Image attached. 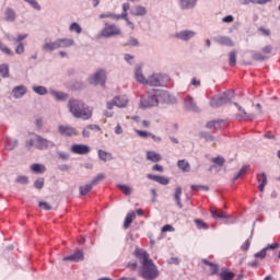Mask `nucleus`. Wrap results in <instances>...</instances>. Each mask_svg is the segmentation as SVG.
I'll return each mask as SVG.
<instances>
[{
    "mask_svg": "<svg viewBox=\"0 0 280 280\" xmlns=\"http://www.w3.org/2000/svg\"><path fill=\"white\" fill-rule=\"evenodd\" d=\"M212 163H214L215 165H219V167H222L225 163V160L222 156H217L212 159Z\"/></svg>",
    "mask_w": 280,
    "mask_h": 280,
    "instance_id": "nucleus-55",
    "label": "nucleus"
},
{
    "mask_svg": "<svg viewBox=\"0 0 280 280\" xmlns=\"http://www.w3.org/2000/svg\"><path fill=\"white\" fill-rule=\"evenodd\" d=\"M215 42L219 43V45H225L226 47H233V40L226 36L217 37Z\"/></svg>",
    "mask_w": 280,
    "mask_h": 280,
    "instance_id": "nucleus-30",
    "label": "nucleus"
},
{
    "mask_svg": "<svg viewBox=\"0 0 280 280\" xmlns=\"http://www.w3.org/2000/svg\"><path fill=\"white\" fill-rule=\"evenodd\" d=\"M124 58L126 62H128V65H135V56L130 54H126Z\"/></svg>",
    "mask_w": 280,
    "mask_h": 280,
    "instance_id": "nucleus-63",
    "label": "nucleus"
},
{
    "mask_svg": "<svg viewBox=\"0 0 280 280\" xmlns=\"http://www.w3.org/2000/svg\"><path fill=\"white\" fill-rule=\"evenodd\" d=\"M258 183L259 184V191H264L266 189V185H268V176H266V173H261L257 175Z\"/></svg>",
    "mask_w": 280,
    "mask_h": 280,
    "instance_id": "nucleus-27",
    "label": "nucleus"
},
{
    "mask_svg": "<svg viewBox=\"0 0 280 280\" xmlns=\"http://www.w3.org/2000/svg\"><path fill=\"white\" fill-rule=\"evenodd\" d=\"M34 187L35 189H43V187H45V178L43 177L37 178L34 183Z\"/></svg>",
    "mask_w": 280,
    "mask_h": 280,
    "instance_id": "nucleus-50",
    "label": "nucleus"
},
{
    "mask_svg": "<svg viewBox=\"0 0 280 280\" xmlns=\"http://www.w3.org/2000/svg\"><path fill=\"white\" fill-rule=\"evenodd\" d=\"M177 167H179L182 172H189V170H191V166L189 165V162H187V160H179L177 162Z\"/></svg>",
    "mask_w": 280,
    "mask_h": 280,
    "instance_id": "nucleus-35",
    "label": "nucleus"
},
{
    "mask_svg": "<svg viewBox=\"0 0 280 280\" xmlns=\"http://www.w3.org/2000/svg\"><path fill=\"white\" fill-rule=\"evenodd\" d=\"M202 264L210 267V275H218L220 270V266H218V264L211 262L207 259H202Z\"/></svg>",
    "mask_w": 280,
    "mask_h": 280,
    "instance_id": "nucleus-28",
    "label": "nucleus"
},
{
    "mask_svg": "<svg viewBox=\"0 0 280 280\" xmlns=\"http://www.w3.org/2000/svg\"><path fill=\"white\" fill-rule=\"evenodd\" d=\"M128 96L122 95V96H115L112 101L106 103V108L107 110H113L115 106L117 108H126L128 106Z\"/></svg>",
    "mask_w": 280,
    "mask_h": 280,
    "instance_id": "nucleus-6",
    "label": "nucleus"
},
{
    "mask_svg": "<svg viewBox=\"0 0 280 280\" xmlns=\"http://www.w3.org/2000/svg\"><path fill=\"white\" fill-rule=\"evenodd\" d=\"M18 145H19V140L7 138V140H5V148H7V150L12 151Z\"/></svg>",
    "mask_w": 280,
    "mask_h": 280,
    "instance_id": "nucleus-34",
    "label": "nucleus"
},
{
    "mask_svg": "<svg viewBox=\"0 0 280 280\" xmlns=\"http://www.w3.org/2000/svg\"><path fill=\"white\" fill-rule=\"evenodd\" d=\"M14 100H21L24 95H27V88L25 85L14 86L11 91Z\"/></svg>",
    "mask_w": 280,
    "mask_h": 280,
    "instance_id": "nucleus-15",
    "label": "nucleus"
},
{
    "mask_svg": "<svg viewBox=\"0 0 280 280\" xmlns=\"http://www.w3.org/2000/svg\"><path fill=\"white\" fill-rule=\"evenodd\" d=\"M128 10H130V3H122V13L119 14L120 19H126L128 16Z\"/></svg>",
    "mask_w": 280,
    "mask_h": 280,
    "instance_id": "nucleus-47",
    "label": "nucleus"
},
{
    "mask_svg": "<svg viewBox=\"0 0 280 280\" xmlns=\"http://www.w3.org/2000/svg\"><path fill=\"white\" fill-rule=\"evenodd\" d=\"M229 65L230 67L237 65V52L235 50H232L229 55Z\"/></svg>",
    "mask_w": 280,
    "mask_h": 280,
    "instance_id": "nucleus-42",
    "label": "nucleus"
},
{
    "mask_svg": "<svg viewBox=\"0 0 280 280\" xmlns=\"http://www.w3.org/2000/svg\"><path fill=\"white\" fill-rule=\"evenodd\" d=\"M15 54L21 56L22 54H25V46L23 43H19L18 46L15 47Z\"/></svg>",
    "mask_w": 280,
    "mask_h": 280,
    "instance_id": "nucleus-57",
    "label": "nucleus"
},
{
    "mask_svg": "<svg viewBox=\"0 0 280 280\" xmlns=\"http://www.w3.org/2000/svg\"><path fill=\"white\" fill-rule=\"evenodd\" d=\"M246 172H248V166L247 165L242 166V168L238 171L237 175H234L233 180H237L240 178V176H244V174H246Z\"/></svg>",
    "mask_w": 280,
    "mask_h": 280,
    "instance_id": "nucleus-53",
    "label": "nucleus"
},
{
    "mask_svg": "<svg viewBox=\"0 0 280 280\" xmlns=\"http://www.w3.org/2000/svg\"><path fill=\"white\" fill-rule=\"evenodd\" d=\"M155 96L158 100V104H172V96L170 95V92L165 90L155 89Z\"/></svg>",
    "mask_w": 280,
    "mask_h": 280,
    "instance_id": "nucleus-10",
    "label": "nucleus"
},
{
    "mask_svg": "<svg viewBox=\"0 0 280 280\" xmlns=\"http://www.w3.org/2000/svg\"><path fill=\"white\" fill-rule=\"evenodd\" d=\"M161 232L162 233H174V226H172L171 224H166V225L162 226Z\"/></svg>",
    "mask_w": 280,
    "mask_h": 280,
    "instance_id": "nucleus-62",
    "label": "nucleus"
},
{
    "mask_svg": "<svg viewBox=\"0 0 280 280\" xmlns=\"http://www.w3.org/2000/svg\"><path fill=\"white\" fill-rule=\"evenodd\" d=\"M32 172H34V174H45V172H47V167H45V165L43 164H38L35 163L31 166Z\"/></svg>",
    "mask_w": 280,
    "mask_h": 280,
    "instance_id": "nucleus-33",
    "label": "nucleus"
},
{
    "mask_svg": "<svg viewBox=\"0 0 280 280\" xmlns=\"http://www.w3.org/2000/svg\"><path fill=\"white\" fill-rule=\"evenodd\" d=\"M198 3V0H179L180 10H194Z\"/></svg>",
    "mask_w": 280,
    "mask_h": 280,
    "instance_id": "nucleus-20",
    "label": "nucleus"
},
{
    "mask_svg": "<svg viewBox=\"0 0 280 280\" xmlns=\"http://www.w3.org/2000/svg\"><path fill=\"white\" fill-rule=\"evenodd\" d=\"M199 137H200L201 139H205V141H215V138H214L211 133H209V132H207V131H201V132L199 133Z\"/></svg>",
    "mask_w": 280,
    "mask_h": 280,
    "instance_id": "nucleus-44",
    "label": "nucleus"
},
{
    "mask_svg": "<svg viewBox=\"0 0 280 280\" xmlns=\"http://www.w3.org/2000/svg\"><path fill=\"white\" fill-rule=\"evenodd\" d=\"M0 75L1 78H10V66L8 63L0 65Z\"/></svg>",
    "mask_w": 280,
    "mask_h": 280,
    "instance_id": "nucleus-36",
    "label": "nucleus"
},
{
    "mask_svg": "<svg viewBox=\"0 0 280 280\" xmlns=\"http://www.w3.org/2000/svg\"><path fill=\"white\" fill-rule=\"evenodd\" d=\"M144 84L149 86H163V77L159 73L151 74Z\"/></svg>",
    "mask_w": 280,
    "mask_h": 280,
    "instance_id": "nucleus-12",
    "label": "nucleus"
},
{
    "mask_svg": "<svg viewBox=\"0 0 280 280\" xmlns=\"http://www.w3.org/2000/svg\"><path fill=\"white\" fill-rule=\"evenodd\" d=\"M57 130L61 137H78V130L69 125H60Z\"/></svg>",
    "mask_w": 280,
    "mask_h": 280,
    "instance_id": "nucleus-9",
    "label": "nucleus"
},
{
    "mask_svg": "<svg viewBox=\"0 0 280 280\" xmlns=\"http://www.w3.org/2000/svg\"><path fill=\"white\" fill-rule=\"evenodd\" d=\"M63 261H84V252L82 250H77L73 254L63 257Z\"/></svg>",
    "mask_w": 280,
    "mask_h": 280,
    "instance_id": "nucleus-18",
    "label": "nucleus"
},
{
    "mask_svg": "<svg viewBox=\"0 0 280 280\" xmlns=\"http://www.w3.org/2000/svg\"><path fill=\"white\" fill-rule=\"evenodd\" d=\"M136 132L141 137V139H148V137H152V132L150 131L136 129Z\"/></svg>",
    "mask_w": 280,
    "mask_h": 280,
    "instance_id": "nucleus-56",
    "label": "nucleus"
},
{
    "mask_svg": "<svg viewBox=\"0 0 280 280\" xmlns=\"http://www.w3.org/2000/svg\"><path fill=\"white\" fill-rule=\"evenodd\" d=\"M71 152L73 154H89V152H91V147H89L88 144H73L71 147Z\"/></svg>",
    "mask_w": 280,
    "mask_h": 280,
    "instance_id": "nucleus-16",
    "label": "nucleus"
},
{
    "mask_svg": "<svg viewBox=\"0 0 280 280\" xmlns=\"http://www.w3.org/2000/svg\"><path fill=\"white\" fill-rule=\"evenodd\" d=\"M190 189H192V191H200V189H202L203 191H209V186H205V185H191Z\"/></svg>",
    "mask_w": 280,
    "mask_h": 280,
    "instance_id": "nucleus-54",
    "label": "nucleus"
},
{
    "mask_svg": "<svg viewBox=\"0 0 280 280\" xmlns=\"http://www.w3.org/2000/svg\"><path fill=\"white\" fill-rule=\"evenodd\" d=\"M242 114L236 115L237 119H247L249 121H253V119H255V115L254 114H246V109L243 108V110L241 112Z\"/></svg>",
    "mask_w": 280,
    "mask_h": 280,
    "instance_id": "nucleus-39",
    "label": "nucleus"
},
{
    "mask_svg": "<svg viewBox=\"0 0 280 280\" xmlns=\"http://www.w3.org/2000/svg\"><path fill=\"white\" fill-rule=\"evenodd\" d=\"M57 154L61 161H69V159L71 156V155H69V153L63 152V151H58Z\"/></svg>",
    "mask_w": 280,
    "mask_h": 280,
    "instance_id": "nucleus-58",
    "label": "nucleus"
},
{
    "mask_svg": "<svg viewBox=\"0 0 280 280\" xmlns=\"http://www.w3.org/2000/svg\"><path fill=\"white\" fill-rule=\"evenodd\" d=\"M4 21H7L8 23H14L16 21V11L8 7L4 10Z\"/></svg>",
    "mask_w": 280,
    "mask_h": 280,
    "instance_id": "nucleus-21",
    "label": "nucleus"
},
{
    "mask_svg": "<svg viewBox=\"0 0 280 280\" xmlns=\"http://www.w3.org/2000/svg\"><path fill=\"white\" fill-rule=\"evenodd\" d=\"M100 161H103V163H106L107 161H113V153L100 149L97 151Z\"/></svg>",
    "mask_w": 280,
    "mask_h": 280,
    "instance_id": "nucleus-26",
    "label": "nucleus"
},
{
    "mask_svg": "<svg viewBox=\"0 0 280 280\" xmlns=\"http://www.w3.org/2000/svg\"><path fill=\"white\" fill-rule=\"evenodd\" d=\"M135 78L140 84H145L148 79H145V77L143 75V69L141 68V66H137L135 68Z\"/></svg>",
    "mask_w": 280,
    "mask_h": 280,
    "instance_id": "nucleus-22",
    "label": "nucleus"
},
{
    "mask_svg": "<svg viewBox=\"0 0 280 280\" xmlns=\"http://www.w3.org/2000/svg\"><path fill=\"white\" fill-rule=\"evenodd\" d=\"M219 277L221 280H233V279H235V272H233L226 268H223L219 272Z\"/></svg>",
    "mask_w": 280,
    "mask_h": 280,
    "instance_id": "nucleus-24",
    "label": "nucleus"
},
{
    "mask_svg": "<svg viewBox=\"0 0 280 280\" xmlns=\"http://www.w3.org/2000/svg\"><path fill=\"white\" fill-rule=\"evenodd\" d=\"M56 49H58L57 39L52 42L51 38H45L44 44L42 45V50L45 54H51L52 51H56Z\"/></svg>",
    "mask_w": 280,
    "mask_h": 280,
    "instance_id": "nucleus-11",
    "label": "nucleus"
},
{
    "mask_svg": "<svg viewBox=\"0 0 280 280\" xmlns=\"http://www.w3.org/2000/svg\"><path fill=\"white\" fill-rule=\"evenodd\" d=\"M210 213H211L212 218H214L215 220H218V219L219 220H226V218H229L225 214H218V212H215L213 210H211Z\"/></svg>",
    "mask_w": 280,
    "mask_h": 280,
    "instance_id": "nucleus-61",
    "label": "nucleus"
},
{
    "mask_svg": "<svg viewBox=\"0 0 280 280\" xmlns=\"http://www.w3.org/2000/svg\"><path fill=\"white\" fill-rule=\"evenodd\" d=\"M117 187H118V189H120V191H122V194H125V196L132 195V187H130L128 185H121V184H118Z\"/></svg>",
    "mask_w": 280,
    "mask_h": 280,
    "instance_id": "nucleus-41",
    "label": "nucleus"
},
{
    "mask_svg": "<svg viewBox=\"0 0 280 280\" xmlns=\"http://www.w3.org/2000/svg\"><path fill=\"white\" fill-rule=\"evenodd\" d=\"M148 14V9L143 5H136L133 10L130 11L131 16H145Z\"/></svg>",
    "mask_w": 280,
    "mask_h": 280,
    "instance_id": "nucleus-23",
    "label": "nucleus"
},
{
    "mask_svg": "<svg viewBox=\"0 0 280 280\" xmlns=\"http://www.w3.org/2000/svg\"><path fill=\"white\" fill-rule=\"evenodd\" d=\"M0 51H2V54H5L7 56H14V52H12V50L8 46L2 44L1 40H0Z\"/></svg>",
    "mask_w": 280,
    "mask_h": 280,
    "instance_id": "nucleus-48",
    "label": "nucleus"
},
{
    "mask_svg": "<svg viewBox=\"0 0 280 280\" xmlns=\"http://www.w3.org/2000/svg\"><path fill=\"white\" fill-rule=\"evenodd\" d=\"M136 259L141 264L138 269V275L144 280H155L159 279V267L154 264V260L150 259V254L145 249L136 248L133 253Z\"/></svg>",
    "mask_w": 280,
    "mask_h": 280,
    "instance_id": "nucleus-1",
    "label": "nucleus"
},
{
    "mask_svg": "<svg viewBox=\"0 0 280 280\" xmlns=\"http://www.w3.org/2000/svg\"><path fill=\"white\" fill-rule=\"evenodd\" d=\"M25 3H28V5H31V8H33L34 10H37L38 12H40V4H38V2L36 0H24Z\"/></svg>",
    "mask_w": 280,
    "mask_h": 280,
    "instance_id": "nucleus-51",
    "label": "nucleus"
},
{
    "mask_svg": "<svg viewBox=\"0 0 280 280\" xmlns=\"http://www.w3.org/2000/svg\"><path fill=\"white\" fill-rule=\"evenodd\" d=\"M242 114L236 115L237 119H247L249 121H253V119H255V115L254 114H246V109L243 108V110L241 112Z\"/></svg>",
    "mask_w": 280,
    "mask_h": 280,
    "instance_id": "nucleus-40",
    "label": "nucleus"
},
{
    "mask_svg": "<svg viewBox=\"0 0 280 280\" xmlns=\"http://www.w3.org/2000/svg\"><path fill=\"white\" fill-rule=\"evenodd\" d=\"M38 207L45 211H51V205L47 203V201H39Z\"/></svg>",
    "mask_w": 280,
    "mask_h": 280,
    "instance_id": "nucleus-60",
    "label": "nucleus"
},
{
    "mask_svg": "<svg viewBox=\"0 0 280 280\" xmlns=\"http://www.w3.org/2000/svg\"><path fill=\"white\" fill-rule=\"evenodd\" d=\"M15 183H19L20 185H27V183H30V178L25 175H20L16 177Z\"/></svg>",
    "mask_w": 280,
    "mask_h": 280,
    "instance_id": "nucleus-49",
    "label": "nucleus"
},
{
    "mask_svg": "<svg viewBox=\"0 0 280 280\" xmlns=\"http://www.w3.org/2000/svg\"><path fill=\"white\" fill-rule=\"evenodd\" d=\"M98 19H112L113 21H121V16L113 12L102 13L98 15Z\"/></svg>",
    "mask_w": 280,
    "mask_h": 280,
    "instance_id": "nucleus-32",
    "label": "nucleus"
},
{
    "mask_svg": "<svg viewBox=\"0 0 280 280\" xmlns=\"http://www.w3.org/2000/svg\"><path fill=\"white\" fill-rule=\"evenodd\" d=\"M48 93L55 97V100L57 102H67V100H69V94L65 93V92H60V91H56L54 89H50L48 91Z\"/></svg>",
    "mask_w": 280,
    "mask_h": 280,
    "instance_id": "nucleus-19",
    "label": "nucleus"
},
{
    "mask_svg": "<svg viewBox=\"0 0 280 280\" xmlns=\"http://www.w3.org/2000/svg\"><path fill=\"white\" fill-rule=\"evenodd\" d=\"M128 45L130 47H138L139 46V39L135 38V37H130L128 40Z\"/></svg>",
    "mask_w": 280,
    "mask_h": 280,
    "instance_id": "nucleus-64",
    "label": "nucleus"
},
{
    "mask_svg": "<svg viewBox=\"0 0 280 280\" xmlns=\"http://www.w3.org/2000/svg\"><path fill=\"white\" fill-rule=\"evenodd\" d=\"M68 108L75 119H83L86 121L93 117V110H91V107H89L84 101L70 98L68 102Z\"/></svg>",
    "mask_w": 280,
    "mask_h": 280,
    "instance_id": "nucleus-2",
    "label": "nucleus"
},
{
    "mask_svg": "<svg viewBox=\"0 0 280 280\" xmlns=\"http://www.w3.org/2000/svg\"><path fill=\"white\" fill-rule=\"evenodd\" d=\"M184 106L186 110H191L192 113H199L198 105H196V101H194V97L191 95H187L184 98Z\"/></svg>",
    "mask_w": 280,
    "mask_h": 280,
    "instance_id": "nucleus-14",
    "label": "nucleus"
},
{
    "mask_svg": "<svg viewBox=\"0 0 280 280\" xmlns=\"http://www.w3.org/2000/svg\"><path fill=\"white\" fill-rule=\"evenodd\" d=\"M158 183H159L160 185H170V178H167V177H165V176H163V175H160V176L158 177Z\"/></svg>",
    "mask_w": 280,
    "mask_h": 280,
    "instance_id": "nucleus-59",
    "label": "nucleus"
},
{
    "mask_svg": "<svg viewBox=\"0 0 280 280\" xmlns=\"http://www.w3.org/2000/svg\"><path fill=\"white\" fill-rule=\"evenodd\" d=\"M180 196H183V188L180 186L175 188L174 198L176 201V205L179 209H183V203L180 202Z\"/></svg>",
    "mask_w": 280,
    "mask_h": 280,
    "instance_id": "nucleus-31",
    "label": "nucleus"
},
{
    "mask_svg": "<svg viewBox=\"0 0 280 280\" xmlns=\"http://www.w3.org/2000/svg\"><path fill=\"white\" fill-rule=\"evenodd\" d=\"M115 36H121V28L110 23H105L98 34V38H115Z\"/></svg>",
    "mask_w": 280,
    "mask_h": 280,
    "instance_id": "nucleus-4",
    "label": "nucleus"
},
{
    "mask_svg": "<svg viewBox=\"0 0 280 280\" xmlns=\"http://www.w3.org/2000/svg\"><path fill=\"white\" fill-rule=\"evenodd\" d=\"M32 90L37 95H47L48 93L47 89L44 85H34Z\"/></svg>",
    "mask_w": 280,
    "mask_h": 280,
    "instance_id": "nucleus-37",
    "label": "nucleus"
},
{
    "mask_svg": "<svg viewBox=\"0 0 280 280\" xmlns=\"http://www.w3.org/2000/svg\"><path fill=\"white\" fill-rule=\"evenodd\" d=\"M75 40L73 38H57V49H67L73 47Z\"/></svg>",
    "mask_w": 280,
    "mask_h": 280,
    "instance_id": "nucleus-17",
    "label": "nucleus"
},
{
    "mask_svg": "<svg viewBox=\"0 0 280 280\" xmlns=\"http://www.w3.org/2000/svg\"><path fill=\"white\" fill-rule=\"evenodd\" d=\"M135 218H137L135 211H129L125 218L124 229H130V224H132Z\"/></svg>",
    "mask_w": 280,
    "mask_h": 280,
    "instance_id": "nucleus-29",
    "label": "nucleus"
},
{
    "mask_svg": "<svg viewBox=\"0 0 280 280\" xmlns=\"http://www.w3.org/2000/svg\"><path fill=\"white\" fill-rule=\"evenodd\" d=\"M195 224H196L197 229H199V230L207 231V229H209V225H207V223H205V221H202L200 219H196Z\"/></svg>",
    "mask_w": 280,
    "mask_h": 280,
    "instance_id": "nucleus-45",
    "label": "nucleus"
},
{
    "mask_svg": "<svg viewBox=\"0 0 280 280\" xmlns=\"http://www.w3.org/2000/svg\"><path fill=\"white\" fill-rule=\"evenodd\" d=\"M69 30L70 32H75V34H82V26H80L77 22H73Z\"/></svg>",
    "mask_w": 280,
    "mask_h": 280,
    "instance_id": "nucleus-46",
    "label": "nucleus"
},
{
    "mask_svg": "<svg viewBox=\"0 0 280 280\" xmlns=\"http://www.w3.org/2000/svg\"><path fill=\"white\" fill-rule=\"evenodd\" d=\"M91 189H93V186L90 184H86L84 186L79 187L80 196H86Z\"/></svg>",
    "mask_w": 280,
    "mask_h": 280,
    "instance_id": "nucleus-43",
    "label": "nucleus"
},
{
    "mask_svg": "<svg viewBox=\"0 0 280 280\" xmlns=\"http://www.w3.org/2000/svg\"><path fill=\"white\" fill-rule=\"evenodd\" d=\"M140 105L142 108H153L154 106H159L155 89L148 91L147 95L141 96Z\"/></svg>",
    "mask_w": 280,
    "mask_h": 280,
    "instance_id": "nucleus-5",
    "label": "nucleus"
},
{
    "mask_svg": "<svg viewBox=\"0 0 280 280\" xmlns=\"http://www.w3.org/2000/svg\"><path fill=\"white\" fill-rule=\"evenodd\" d=\"M89 82L93 84L94 86H97L98 84L101 86H105L106 84V70L98 69L94 74H92L89 78Z\"/></svg>",
    "mask_w": 280,
    "mask_h": 280,
    "instance_id": "nucleus-7",
    "label": "nucleus"
},
{
    "mask_svg": "<svg viewBox=\"0 0 280 280\" xmlns=\"http://www.w3.org/2000/svg\"><path fill=\"white\" fill-rule=\"evenodd\" d=\"M35 148L37 150H51V148H56V143L49 139L43 138L40 135H35Z\"/></svg>",
    "mask_w": 280,
    "mask_h": 280,
    "instance_id": "nucleus-8",
    "label": "nucleus"
},
{
    "mask_svg": "<svg viewBox=\"0 0 280 280\" xmlns=\"http://www.w3.org/2000/svg\"><path fill=\"white\" fill-rule=\"evenodd\" d=\"M222 124L221 119L218 120H210L207 122L206 128H213L214 130H220V125Z\"/></svg>",
    "mask_w": 280,
    "mask_h": 280,
    "instance_id": "nucleus-38",
    "label": "nucleus"
},
{
    "mask_svg": "<svg viewBox=\"0 0 280 280\" xmlns=\"http://www.w3.org/2000/svg\"><path fill=\"white\" fill-rule=\"evenodd\" d=\"M267 253H268V248L265 247V248H262L260 252L256 253V254L254 255V257H255L256 259H266Z\"/></svg>",
    "mask_w": 280,
    "mask_h": 280,
    "instance_id": "nucleus-52",
    "label": "nucleus"
},
{
    "mask_svg": "<svg viewBox=\"0 0 280 280\" xmlns=\"http://www.w3.org/2000/svg\"><path fill=\"white\" fill-rule=\"evenodd\" d=\"M162 156L159 152L155 151H147V161H151V163H159L162 161Z\"/></svg>",
    "mask_w": 280,
    "mask_h": 280,
    "instance_id": "nucleus-25",
    "label": "nucleus"
},
{
    "mask_svg": "<svg viewBox=\"0 0 280 280\" xmlns=\"http://www.w3.org/2000/svg\"><path fill=\"white\" fill-rule=\"evenodd\" d=\"M194 36H196V32L189 30L179 31L175 34V38L183 40L184 43L191 40Z\"/></svg>",
    "mask_w": 280,
    "mask_h": 280,
    "instance_id": "nucleus-13",
    "label": "nucleus"
},
{
    "mask_svg": "<svg viewBox=\"0 0 280 280\" xmlns=\"http://www.w3.org/2000/svg\"><path fill=\"white\" fill-rule=\"evenodd\" d=\"M234 97H235V92L233 90H229L226 92H223L222 94L213 96L210 100V106H211V108H220V106H224L226 104H230V102Z\"/></svg>",
    "mask_w": 280,
    "mask_h": 280,
    "instance_id": "nucleus-3",
    "label": "nucleus"
}]
</instances>
